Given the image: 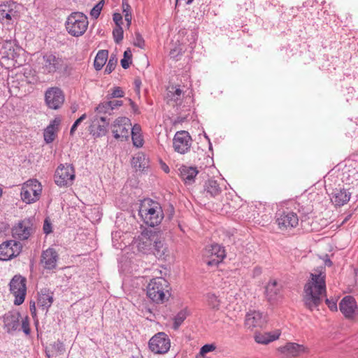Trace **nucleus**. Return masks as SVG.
Segmentation results:
<instances>
[{"label": "nucleus", "mask_w": 358, "mask_h": 358, "mask_svg": "<svg viewBox=\"0 0 358 358\" xmlns=\"http://www.w3.org/2000/svg\"><path fill=\"white\" fill-rule=\"evenodd\" d=\"M108 102L110 103V106H111V111L114 109L117 108L118 107L121 106L123 104L122 101L120 100H115V101H108Z\"/></svg>", "instance_id": "obj_50"}, {"label": "nucleus", "mask_w": 358, "mask_h": 358, "mask_svg": "<svg viewBox=\"0 0 358 358\" xmlns=\"http://www.w3.org/2000/svg\"><path fill=\"white\" fill-rule=\"evenodd\" d=\"M206 263L210 266H217L226 257L225 250L220 245L214 243L207 246L203 252Z\"/></svg>", "instance_id": "obj_9"}, {"label": "nucleus", "mask_w": 358, "mask_h": 358, "mask_svg": "<svg viewBox=\"0 0 358 358\" xmlns=\"http://www.w3.org/2000/svg\"><path fill=\"white\" fill-rule=\"evenodd\" d=\"M87 17L80 12H73L67 17L65 26L68 33L75 37L83 36L88 27Z\"/></svg>", "instance_id": "obj_5"}, {"label": "nucleus", "mask_w": 358, "mask_h": 358, "mask_svg": "<svg viewBox=\"0 0 358 358\" xmlns=\"http://www.w3.org/2000/svg\"><path fill=\"white\" fill-rule=\"evenodd\" d=\"M95 111L98 114H110L111 106L108 101L100 103L95 108Z\"/></svg>", "instance_id": "obj_37"}, {"label": "nucleus", "mask_w": 358, "mask_h": 358, "mask_svg": "<svg viewBox=\"0 0 358 358\" xmlns=\"http://www.w3.org/2000/svg\"><path fill=\"white\" fill-rule=\"evenodd\" d=\"M181 53V50H178L176 48H174V49H171L170 52H169V55L171 56V57L172 58H176Z\"/></svg>", "instance_id": "obj_54"}, {"label": "nucleus", "mask_w": 358, "mask_h": 358, "mask_svg": "<svg viewBox=\"0 0 358 358\" xmlns=\"http://www.w3.org/2000/svg\"><path fill=\"white\" fill-rule=\"evenodd\" d=\"M43 229V232L46 234H49L52 232V224L48 218L44 221Z\"/></svg>", "instance_id": "obj_48"}, {"label": "nucleus", "mask_w": 358, "mask_h": 358, "mask_svg": "<svg viewBox=\"0 0 358 358\" xmlns=\"http://www.w3.org/2000/svg\"><path fill=\"white\" fill-rule=\"evenodd\" d=\"M39 69L43 74H53L66 70L67 65L64 60L52 53L46 52L38 58Z\"/></svg>", "instance_id": "obj_4"}, {"label": "nucleus", "mask_w": 358, "mask_h": 358, "mask_svg": "<svg viewBox=\"0 0 358 358\" xmlns=\"http://www.w3.org/2000/svg\"><path fill=\"white\" fill-rule=\"evenodd\" d=\"M53 303V292L49 289H41L38 292L37 305L43 311L47 312Z\"/></svg>", "instance_id": "obj_25"}, {"label": "nucleus", "mask_w": 358, "mask_h": 358, "mask_svg": "<svg viewBox=\"0 0 358 358\" xmlns=\"http://www.w3.org/2000/svg\"><path fill=\"white\" fill-rule=\"evenodd\" d=\"M215 349V346L213 344H206L204 345L200 350V354L203 355L206 353H208L209 352H212Z\"/></svg>", "instance_id": "obj_47"}, {"label": "nucleus", "mask_w": 358, "mask_h": 358, "mask_svg": "<svg viewBox=\"0 0 358 358\" xmlns=\"http://www.w3.org/2000/svg\"><path fill=\"white\" fill-rule=\"evenodd\" d=\"M132 164L136 169L143 171L148 166V162L143 154L138 153L133 157Z\"/></svg>", "instance_id": "obj_34"}, {"label": "nucleus", "mask_w": 358, "mask_h": 358, "mask_svg": "<svg viewBox=\"0 0 358 358\" xmlns=\"http://www.w3.org/2000/svg\"><path fill=\"white\" fill-rule=\"evenodd\" d=\"M178 173L185 184L189 185L195 182L199 171L196 167L182 165L178 168Z\"/></svg>", "instance_id": "obj_23"}, {"label": "nucleus", "mask_w": 358, "mask_h": 358, "mask_svg": "<svg viewBox=\"0 0 358 358\" xmlns=\"http://www.w3.org/2000/svg\"><path fill=\"white\" fill-rule=\"evenodd\" d=\"M108 125V122H106L105 117H100L99 120L94 117L90 126V133L94 138L103 136L106 134Z\"/></svg>", "instance_id": "obj_21"}, {"label": "nucleus", "mask_w": 358, "mask_h": 358, "mask_svg": "<svg viewBox=\"0 0 358 358\" xmlns=\"http://www.w3.org/2000/svg\"><path fill=\"white\" fill-rule=\"evenodd\" d=\"M266 322V316L258 310H250L245 315V325L249 329L262 328Z\"/></svg>", "instance_id": "obj_18"}, {"label": "nucleus", "mask_w": 358, "mask_h": 358, "mask_svg": "<svg viewBox=\"0 0 358 358\" xmlns=\"http://www.w3.org/2000/svg\"><path fill=\"white\" fill-rule=\"evenodd\" d=\"M124 18L127 22V26L129 27L131 24V13H125Z\"/></svg>", "instance_id": "obj_57"}, {"label": "nucleus", "mask_w": 358, "mask_h": 358, "mask_svg": "<svg viewBox=\"0 0 358 358\" xmlns=\"http://www.w3.org/2000/svg\"><path fill=\"white\" fill-rule=\"evenodd\" d=\"M30 310L31 312V315L33 317H35L36 315V305H35V303L33 302L32 303H30Z\"/></svg>", "instance_id": "obj_58"}, {"label": "nucleus", "mask_w": 358, "mask_h": 358, "mask_svg": "<svg viewBox=\"0 0 358 358\" xmlns=\"http://www.w3.org/2000/svg\"><path fill=\"white\" fill-rule=\"evenodd\" d=\"M170 285L164 278L152 279L147 286V296L153 302L163 303L168 301L170 296Z\"/></svg>", "instance_id": "obj_3"}, {"label": "nucleus", "mask_w": 358, "mask_h": 358, "mask_svg": "<svg viewBox=\"0 0 358 358\" xmlns=\"http://www.w3.org/2000/svg\"><path fill=\"white\" fill-rule=\"evenodd\" d=\"M133 144L136 148H141L143 145V138L141 134H133L131 135Z\"/></svg>", "instance_id": "obj_43"}, {"label": "nucleus", "mask_w": 358, "mask_h": 358, "mask_svg": "<svg viewBox=\"0 0 358 358\" xmlns=\"http://www.w3.org/2000/svg\"><path fill=\"white\" fill-rule=\"evenodd\" d=\"M170 347V339L164 332L157 333L149 341V348L155 354H165L169 350Z\"/></svg>", "instance_id": "obj_13"}, {"label": "nucleus", "mask_w": 358, "mask_h": 358, "mask_svg": "<svg viewBox=\"0 0 358 358\" xmlns=\"http://www.w3.org/2000/svg\"><path fill=\"white\" fill-rule=\"evenodd\" d=\"M108 57V51L106 50H101L97 52L94 62V66L96 71H99L103 68Z\"/></svg>", "instance_id": "obj_33"}, {"label": "nucleus", "mask_w": 358, "mask_h": 358, "mask_svg": "<svg viewBox=\"0 0 358 358\" xmlns=\"http://www.w3.org/2000/svg\"><path fill=\"white\" fill-rule=\"evenodd\" d=\"M138 215L145 224L150 227L159 224L164 218L160 204L151 199H145L141 201Z\"/></svg>", "instance_id": "obj_2"}, {"label": "nucleus", "mask_w": 358, "mask_h": 358, "mask_svg": "<svg viewBox=\"0 0 358 358\" xmlns=\"http://www.w3.org/2000/svg\"><path fill=\"white\" fill-rule=\"evenodd\" d=\"M111 93L108 94L107 95L108 99L121 98L124 95V92L120 87H114L111 90Z\"/></svg>", "instance_id": "obj_42"}, {"label": "nucleus", "mask_w": 358, "mask_h": 358, "mask_svg": "<svg viewBox=\"0 0 358 358\" xmlns=\"http://www.w3.org/2000/svg\"><path fill=\"white\" fill-rule=\"evenodd\" d=\"M131 57L132 55L131 50L129 49L126 50L124 52V58L131 61Z\"/></svg>", "instance_id": "obj_56"}, {"label": "nucleus", "mask_w": 358, "mask_h": 358, "mask_svg": "<svg viewBox=\"0 0 358 358\" xmlns=\"http://www.w3.org/2000/svg\"><path fill=\"white\" fill-rule=\"evenodd\" d=\"M60 120L58 118L54 119L48 126H52L53 129L56 130V128L59 125Z\"/></svg>", "instance_id": "obj_55"}, {"label": "nucleus", "mask_w": 358, "mask_h": 358, "mask_svg": "<svg viewBox=\"0 0 358 358\" xmlns=\"http://www.w3.org/2000/svg\"><path fill=\"white\" fill-rule=\"evenodd\" d=\"M130 358H143V357L140 354H138L136 355H132Z\"/></svg>", "instance_id": "obj_64"}, {"label": "nucleus", "mask_w": 358, "mask_h": 358, "mask_svg": "<svg viewBox=\"0 0 358 358\" xmlns=\"http://www.w3.org/2000/svg\"><path fill=\"white\" fill-rule=\"evenodd\" d=\"M113 20L115 23V27L121 26L122 24V16L120 13H114L113 16Z\"/></svg>", "instance_id": "obj_49"}, {"label": "nucleus", "mask_w": 358, "mask_h": 358, "mask_svg": "<svg viewBox=\"0 0 358 358\" xmlns=\"http://www.w3.org/2000/svg\"><path fill=\"white\" fill-rule=\"evenodd\" d=\"M278 350L287 358L298 357L305 352L303 345L295 343H287L285 345L278 348Z\"/></svg>", "instance_id": "obj_24"}, {"label": "nucleus", "mask_w": 358, "mask_h": 358, "mask_svg": "<svg viewBox=\"0 0 358 358\" xmlns=\"http://www.w3.org/2000/svg\"><path fill=\"white\" fill-rule=\"evenodd\" d=\"M104 0H101L91 10L90 15L93 18H98L104 5Z\"/></svg>", "instance_id": "obj_40"}, {"label": "nucleus", "mask_w": 358, "mask_h": 358, "mask_svg": "<svg viewBox=\"0 0 358 358\" xmlns=\"http://www.w3.org/2000/svg\"><path fill=\"white\" fill-rule=\"evenodd\" d=\"M192 138L186 131H177L173 139L174 150L180 154H185L190 149Z\"/></svg>", "instance_id": "obj_16"}, {"label": "nucleus", "mask_w": 358, "mask_h": 358, "mask_svg": "<svg viewBox=\"0 0 358 358\" xmlns=\"http://www.w3.org/2000/svg\"><path fill=\"white\" fill-rule=\"evenodd\" d=\"M280 331L276 329L271 332L257 333L255 335V341L259 344L266 345L279 338Z\"/></svg>", "instance_id": "obj_27"}, {"label": "nucleus", "mask_w": 358, "mask_h": 358, "mask_svg": "<svg viewBox=\"0 0 358 358\" xmlns=\"http://www.w3.org/2000/svg\"><path fill=\"white\" fill-rule=\"evenodd\" d=\"M52 345V348L60 354H63L65 351L64 345L63 342L59 340L55 341Z\"/></svg>", "instance_id": "obj_46"}, {"label": "nucleus", "mask_w": 358, "mask_h": 358, "mask_svg": "<svg viewBox=\"0 0 358 358\" xmlns=\"http://www.w3.org/2000/svg\"><path fill=\"white\" fill-rule=\"evenodd\" d=\"M22 245L15 240L6 241L0 245V260L8 261L18 256Z\"/></svg>", "instance_id": "obj_14"}, {"label": "nucleus", "mask_w": 358, "mask_h": 358, "mask_svg": "<svg viewBox=\"0 0 358 358\" xmlns=\"http://www.w3.org/2000/svg\"><path fill=\"white\" fill-rule=\"evenodd\" d=\"M42 192L41 184L36 179L25 182L21 189V199L26 203H32L38 201Z\"/></svg>", "instance_id": "obj_6"}, {"label": "nucleus", "mask_w": 358, "mask_h": 358, "mask_svg": "<svg viewBox=\"0 0 358 358\" xmlns=\"http://www.w3.org/2000/svg\"><path fill=\"white\" fill-rule=\"evenodd\" d=\"M123 29L122 26L115 27L113 31V36L116 43H120L123 39Z\"/></svg>", "instance_id": "obj_41"}, {"label": "nucleus", "mask_w": 358, "mask_h": 358, "mask_svg": "<svg viewBox=\"0 0 358 358\" xmlns=\"http://www.w3.org/2000/svg\"><path fill=\"white\" fill-rule=\"evenodd\" d=\"M134 45L140 48H143L145 46V41L142 36L139 33L135 34V38L134 40Z\"/></svg>", "instance_id": "obj_45"}, {"label": "nucleus", "mask_w": 358, "mask_h": 358, "mask_svg": "<svg viewBox=\"0 0 358 358\" xmlns=\"http://www.w3.org/2000/svg\"><path fill=\"white\" fill-rule=\"evenodd\" d=\"M45 101L48 108L54 110L59 109L64 101V95L59 87L48 88L45 94Z\"/></svg>", "instance_id": "obj_15"}, {"label": "nucleus", "mask_w": 358, "mask_h": 358, "mask_svg": "<svg viewBox=\"0 0 358 358\" xmlns=\"http://www.w3.org/2000/svg\"><path fill=\"white\" fill-rule=\"evenodd\" d=\"M351 196V193L345 189L336 190L332 195L331 201L338 206H342L347 203Z\"/></svg>", "instance_id": "obj_29"}, {"label": "nucleus", "mask_w": 358, "mask_h": 358, "mask_svg": "<svg viewBox=\"0 0 358 358\" xmlns=\"http://www.w3.org/2000/svg\"><path fill=\"white\" fill-rule=\"evenodd\" d=\"M131 134H141V127L139 124H135L133 127L131 126Z\"/></svg>", "instance_id": "obj_51"}, {"label": "nucleus", "mask_w": 358, "mask_h": 358, "mask_svg": "<svg viewBox=\"0 0 358 358\" xmlns=\"http://www.w3.org/2000/svg\"><path fill=\"white\" fill-rule=\"evenodd\" d=\"M129 103L134 112L136 113H138V106L135 104V103L131 99H129Z\"/></svg>", "instance_id": "obj_59"}, {"label": "nucleus", "mask_w": 358, "mask_h": 358, "mask_svg": "<svg viewBox=\"0 0 358 358\" xmlns=\"http://www.w3.org/2000/svg\"><path fill=\"white\" fill-rule=\"evenodd\" d=\"M183 95L182 91L177 86H170L167 89L166 99L169 103L173 102L178 104V101L182 99Z\"/></svg>", "instance_id": "obj_31"}, {"label": "nucleus", "mask_w": 358, "mask_h": 358, "mask_svg": "<svg viewBox=\"0 0 358 358\" xmlns=\"http://www.w3.org/2000/svg\"><path fill=\"white\" fill-rule=\"evenodd\" d=\"M207 303L209 307L214 310H218L220 308V300L213 294H208L206 296Z\"/></svg>", "instance_id": "obj_36"}, {"label": "nucleus", "mask_w": 358, "mask_h": 358, "mask_svg": "<svg viewBox=\"0 0 358 358\" xmlns=\"http://www.w3.org/2000/svg\"><path fill=\"white\" fill-rule=\"evenodd\" d=\"M20 314L16 312H8L3 316V322L5 328L8 332L15 331L20 324Z\"/></svg>", "instance_id": "obj_26"}, {"label": "nucleus", "mask_w": 358, "mask_h": 358, "mask_svg": "<svg viewBox=\"0 0 358 358\" xmlns=\"http://www.w3.org/2000/svg\"><path fill=\"white\" fill-rule=\"evenodd\" d=\"M168 250L167 247L164 244V241H162L158 236V234L156 233V239L153 241V248L152 252L156 257L159 258H162L165 255H166Z\"/></svg>", "instance_id": "obj_32"}, {"label": "nucleus", "mask_w": 358, "mask_h": 358, "mask_svg": "<svg viewBox=\"0 0 358 358\" xmlns=\"http://www.w3.org/2000/svg\"><path fill=\"white\" fill-rule=\"evenodd\" d=\"M276 223L278 227L283 229H291L299 224L297 214L289 210H278L276 213Z\"/></svg>", "instance_id": "obj_12"}, {"label": "nucleus", "mask_w": 358, "mask_h": 358, "mask_svg": "<svg viewBox=\"0 0 358 358\" xmlns=\"http://www.w3.org/2000/svg\"><path fill=\"white\" fill-rule=\"evenodd\" d=\"M20 48L13 41H4L0 48V55L3 58L15 60L19 56Z\"/></svg>", "instance_id": "obj_22"}, {"label": "nucleus", "mask_w": 358, "mask_h": 358, "mask_svg": "<svg viewBox=\"0 0 358 358\" xmlns=\"http://www.w3.org/2000/svg\"><path fill=\"white\" fill-rule=\"evenodd\" d=\"M189 315V311L187 308L179 311L174 317L173 328L177 330Z\"/></svg>", "instance_id": "obj_35"}, {"label": "nucleus", "mask_w": 358, "mask_h": 358, "mask_svg": "<svg viewBox=\"0 0 358 358\" xmlns=\"http://www.w3.org/2000/svg\"><path fill=\"white\" fill-rule=\"evenodd\" d=\"M129 8H130V6L129 4H127V3L124 4L123 3V12L124 13V14L125 13H131L129 12Z\"/></svg>", "instance_id": "obj_61"}, {"label": "nucleus", "mask_w": 358, "mask_h": 358, "mask_svg": "<svg viewBox=\"0 0 358 358\" xmlns=\"http://www.w3.org/2000/svg\"><path fill=\"white\" fill-rule=\"evenodd\" d=\"M87 118V115L85 113L82 115L78 119H77L75 122L73 124L71 130H70V135L73 136L76 130L77 129V127L78 125L85 119Z\"/></svg>", "instance_id": "obj_44"}, {"label": "nucleus", "mask_w": 358, "mask_h": 358, "mask_svg": "<svg viewBox=\"0 0 358 358\" xmlns=\"http://www.w3.org/2000/svg\"><path fill=\"white\" fill-rule=\"evenodd\" d=\"M262 273L261 268L256 267L254 269V275H259Z\"/></svg>", "instance_id": "obj_63"}, {"label": "nucleus", "mask_w": 358, "mask_h": 358, "mask_svg": "<svg viewBox=\"0 0 358 358\" xmlns=\"http://www.w3.org/2000/svg\"><path fill=\"white\" fill-rule=\"evenodd\" d=\"M117 58L115 55H111L105 69V73L110 74L115 68Z\"/></svg>", "instance_id": "obj_39"}, {"label": "nucleus", "mask_w": 358, "mask_h": 358, "mask_svg": "<svg viewBox=\"0 0 358 358\" xmlns=\"http://www.w3.org/2000/svg\"><path fill=\"white\" fill-rule=\"evenodd\" d=\"M131 123L126 117H119L111 124V131L115 139L121 141L127 140L129 136V130Z\"/></svg>", "instance_id": "obj_11"}, {"label": "nucleus", "mask_w": 358, "mask_h": 358, "mask_svg": "<svg viewBox=\"0 0 358 358\" xmlns=\"http://www.w3.org/2000/svg\"><path fill=\"white\" fill-rule=\"evenodd\" d=\"M325 277V274L322 272L310 273V279L304 285L303 301L306 308L310 311L319 310V306L324 299L331 310H337L336 301L326 298Z\"/></svg>", "instance_id": "obj_1"}, {"label": "nucleus", "mask_w": 358, "mask_h": 358, "mask_svg": "<svg viewBox=\"0 0 358 358\" xmlns=\"http://www.w3.org/2000/svg\"><path fill=\"white\" fill-rule=\"evenodd\" d=\"M204 191L210 197H215L221 194L222 187L217 180L209 179L204 184Z\"/></svg>", "instance_id": "obj_30"}, {"label": "nucleus", "mask_w": 358, "mask_h": 358, "mask_svg": "<svg viewBox=\"0 0 358 358\" xmlns=\"http://www.w3.org/2000/svg\"><path fill=\"white\" fill-rule=\"evenodd\" d=\"M156 239V232L152 230L145 229L138 236L137 247L138 251L148 254L152 252L153 241Z\"/></svg>", "instance_id": "obj_17"}, {"label": "nucleus", "mask_w": 358, "mask_h": 358, "mask_svg": "<svg viewBox=\"0 0 358 358\" xmlns=\"http://www.w3.org/2000/svg\"><path fill=\"white\" fill-rule=\"evenodd\" d=\"M22 330L26 334H29V332H30V329H29V323L26 320H23L22 321Z\"/></svg>", "instance_id": "obj_53"}, {"label": "nucleus", "mask_w": 358, "mask_h": 358, "mask_svg": "<svg viewBox=\"0 0 358 358\" xmlns=\"http://www.w3.org/2000/svg\"><path fill=\"white\" fill-rule=\"evenodd\" d=\"M282 285L276 280H271L266 287V294L270 301L277 300L281 296Z\"/></svg>", "instance_id": "obj_28"}, {"label": "nucleus", "mask_w": 358, "mask_h": 358, "mask_svg": "<svg viewBox=\"0 0 358 358\" xmlns=\"http://www.w3.org/2000/svg\"><path fill=\"white\" fill-rule=\"evenodd\" d=\"M131 61L129 60L126 58H123L121 59L120 63L121 66L123 69H127L129 67V65L131 64Z\"/></svg>", "instance_id": "obj_52"}, {"label": "nucleus", "mask_w": 358, "mask_h": 358, "mask_svg": "<svg viewBox=\"0 0 358 358\" xmlns=\"http://www.w3.org/2000/svg\"><path fill=\"white\" fill-rule=\"evenodd\" d=\"M1 15H2V17H5L8 20H11L12 18V15L10 12L8 13H6L5 14L3 13H1Z\"/></svg>", "instance_id": "obj_62"}, {"label": "nucleus", "mask_w": 358, "mask_h": 358, "mask_svg": "<svg viewBox=\"0 0 358 358\" xmlns=\"http://www.w3.org/2000/svg\"><path fill=\"white\" fill-rule=\"evenodd\" d=\"M134 84H135V86H136L137 92H139L140 87H141V80L140 79H136L135 81H134Z\"/></svg>", "instance_id": "obj_60"}, {"label": "nucleus", "mask_w": 358, "mask_h": 358, "mask_svg": "<svg viewBox=\"0 0 358 358\" xmlns=\"http://www.w3.org/2000/svg\"><path fill=\"white\" fill-rule=\"evenodd\" d=\"M339 309L346 318H353L357 310L355 299L352 296H345L339 303Z\"/></svg>", "instance_id": "obj_19"}, {"label": "nucleus", "mask_w": 358, "mask_h": 358, "mask_svg": "<svg viewBox=\"0 0 358 358\" xmlns=\"http://www.w3.org/2000/svg\"><path fill=\"white\" fill-rule=\"evenodd\" d=\"M33 217L24 218L18 222L12 229V235L15 239L27 240L35 231Z\"/></svg>", "instance_id": "obj_7"}, {"label": "nucleus", "mask_w": 358, "mask_h": 358, "mask_svg": "<svg viewBox=\"0 0 358 358\" xmlns=\"http://www.w3.org/2000/svg\"><path fill=\"white\" fill-rule=\"evenodd\" d=\"M75 178V171L71 164H60L55 173V182L60 187L71 185Z\"/></svg>", "instance_id": "obj_10"}, {"label": "nucleus", "mask_w": 358, "mask_h": 358, "mask_svg": "<svg viewBox=\"0 0 358 358\" xmlns=\"http://www.w3.org/2000/svg\"><path fill=\"white\" fill-rule=\"evenodd\" d=\"M59 256L56 250L52 248L43 251L41 263L47 270H52L56 268Z\"/></svg>", "instance_id": "obj_20"}, {"label": "nucleus", "mask_w": 358, "mask_h": 358, "mask_svg": "<svg viewBox=\"0 0 358 358\" xmlns=\"http://www.w3.org/2000/svg\"><path fill=\"white\" fill-rule=\"evenodd\" d=\"M55 129H52V126H48L44 131V139L46 143H52L55 137Z\"/></svg>", "instance_id": "obj_38"}, {"label": "nucleus", "mask_w": 358, "mask_h": 358, "mask_svg": "<svg viewBox=\"0 0 358 358\" xmlns=\"http://www.w3.org/2000/svg\"><path fill=\"white\" fill-rule=\"evenodd\" d=\"M27 280L21 275H15L10 282V291L14 295V304L21 305L25 299L27 293Z\"/></svg>", "instance_id": "obj_8"}]
</instances>
